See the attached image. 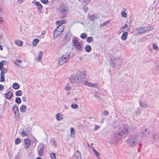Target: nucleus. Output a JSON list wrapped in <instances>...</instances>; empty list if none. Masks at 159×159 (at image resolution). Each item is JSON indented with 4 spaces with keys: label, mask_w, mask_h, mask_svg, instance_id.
<instances>
[{
    "label": "nucleus",
    "mask_w": 159,
    "mask_h": 159,
    "mask_svg": "<svg viewBox=\"0 0 159 159\" xmlns=\"http://www.w3.org/2000/svg\"><path fill=\"white\" fill-rule=\"evenodd\" d=\"M3 61H2L0 62V69H2L3 67V62H2Z\"/></svg>",
    "instance_id": "nucleus-53"
},
{
    "label": "nucleus",
    "mask_w": 159,
    "mask_h": 159,
    "mask_svg": "<svg viewBox=\"0 0 159 159\" xmlns=\"http://www.w3.org/2000/svg\"><path fill=\"white\" fill-rule=\"evenodd\" d=\"M95 97L96 98H99V96L98 94H94Z\"/></svg>",
    "instance_id": "nucleus-60"
},
{
    "label": "nucleus",
    "mask_w": 159,
    "mask_h": 159,
    "mask_svg": "<svg viewBox=\"0 0 159 159\" xmlns=\"http://www.w3.org/2000/svg\"><path fill=\"white\" fill-rule=\"evenodd\" d=\"M126 24H127V25L128 24V25H129V28L130 26V21L127 20L126 21ZM129 29H130V28H129V29H127V30H126V31H128L129 30Z\"/></svg>",
    "instance_id": "nucleus-50"
},
{
    "label": "nucleus",
    "mask_w": 159,
    "mask_h": 159,
    "mask_svg": "<svg viewBox=\"0 0 159 159\" xmlns=\"http://www.w3.org/2000/svg\"><path fill=\"white\" fill-rule=\"evenodd\" d=\"M71 89L70 87L69 86V84H67L66 85V86L65 88V89L66 90H70Z\"/></svg>",
    "instance_id": "nucleus-49"
},
{
    "label": "nucleus",
    "mask_w": 159,
    "mask_h": 159,
    "mask_svg": "<svg viewBox=\"0 0 159 159\" xmlns=\"http://www.w3.org/2000/svg\"><path fill=\"white\" fill-rule=\"evenodd\" d=\"M4 89V86L0 84V90H3Z\"/></svg>",
    "instance_id": "nucleus-59"
},
{
    "label": "nucleus",
    "mask_w": 159,
    "mask_h": 159,
    "mask_svg": "<svg viewBox=\"0 0 159 159\" xmlns=\"http://www.w3.org/2000/svg\"><path fill=\"white\" fill-rule=\"evenodd\" d=\"M62 33H61L60 32L57 31L56 30L54 31L53 32V37L54 38H57V37L62 34Z\"/></svg>",
    "instance_id": "nucleus-17"
},
{
    "label": "nucleus",
    "mask_w": 159,
    "mask_h": 159,
    "mask_svg": "<svg viewBox=\"0 0 159 159\" xmlns=\"http://www.w3.org/2000/svg\"><path fill=\"white\" fill-rule=\"evenodd\" d=\"M70 131L71 133V136L72 137H74V133H75V132L74 131V129L73 128H71L70 129Z\"/></svg>",
    "instance_id": "nucleus-40"
},
{
    "label": "nucleus",
    "mask_w": 159,
    "mask_h": 159,
    "mask_svg": "<svg viewBox=\"0 0 159 159\" xmlns=\"http://www.w3.org/2000/svg\"><path fill=\"white\" fill-rule=\"evenodd\" d=\"M50 157L52 159H55L56 158V155L55 153H52L50 154Z\"/></svg>",
    "instance_id": "nucleus-35"
},
{
    "label": "nucleus",
    "mask_w": 159,
    "mask_h": 159,
    "mask_svg": "<svg viewBox=\"0 0 159 159\" xmlns=\"http://www.w3.org/2000/svg\"><path fill=\"white\" fill-rule=\"evenodd\" d=\"M28 133H26L25 131H23L21 133V134L23 136H25L27 135Z\"/></svg>",
    "instance_id": "nucleus-48"
},
{
    "label": "nucleus",
    "mask_w": 159,
    "mask_h": 159,
    "mask_svg": "<svg viewBox=\"0 0 159 159\" xmlns=\"http://www.w3.org/2000/svg\"><path fill=\"white\" fill-rule=\"evenodd\" d=\"M0 49L1 50H3V48H2V46L1 45H0Z\"/></svg>",
    "instance_id": "nucleus-62"
},
{
    "label": "nucleus",
    "mask_w": 159,
    "mask_h": 159,
    "mask_svg": "<svg viewBox=\"0 0 159 159\" xmlns=\"http://www.w3.org/2000/svg\"><path fill=\"white\" fill-rule=\"evenodd\" d=\"M44 149V146H43L40 149L39 151V155L40 156H42L43 155V152Z\"/></svg>",
    "instance_id": "nucleus-24"
},
{
    "label": "nucleus",
    "mask_w": 159,
    "mask_h": 159,
    "mask_svg": "<svg viewBox=\"0 0 159 159\" xmlns=\"http://www.w3.org/2000/svg\"><path fill=\"white\" fill-rule=\"evenodd\" d=\"M111 62H112V66L113 68H119L120 67V66L121 65V61L120 60H119L116 62L114 61H112Z\"/></svg>",
    "instance_id": "nucleus-6"
},
{
    "label": "nucleus",
    "mask_w": 159,
    "mask_h": 159,
    "mask_svg": "<svg viewBox=\"0 0 159 159\" xmlns=\"http://www.w3.org/2000/svg\"><path fill=\"white\" fill-rule=\"evenodd\" d=\"M93 40V38L92 37H88L86 39L87 42L88 43H91L92 42Z\"/></svg>",
    "instance_id": "nucleus-31"
},
{
    "label": "nucleus",
    "mask_w": 159,
    "mask_h": 159,
    "mask_svg": "<svg viewBox=\"0 0 159 159\" xmlns=\"http://www.w3.org/2000/svg\"><path fill=\"white\" fill-rule=\"evenodd\" d=\"M22 101L24 102H25L26 101V98L25 96H22Z\"/></svg>",
    "instance_id": "nucleus-56"
},
{
    "label": "nucleus",
    "mask_w": 159,
    "mask_h": 159,
    "mask_svg": "<svg viewBox=\"0 0 159 159\" xmlns=\"http://www.w3.org/2000/svg\"><path fill=\"white\" fill-rule=\"evenodd\" d=\"M81 154L78 151H76L74 155L73 159H81Z\"/></svg>",
    "instance_id": "nucleus-10"
},
{
    "label": "nucleus",
    "mask_w": 159,
    "mask_h": 159,
    "mask_svg": "<svg viewBox=\"0 0 159 159\" xmlns=\"http://www.w3.org/2000/svg\"><path fill=\"white\" fill-rule=\"evenodd\" d=\"M132 130L131 126L125 125L120 127L116 133L115 136L120 139L124 134H127L128 132Z\"/></svg>",
    "instance_id": "nucleus-1"
},
{
    "label": "nucleus",
    "mask_w": 159,
    "mask_h": 159,
    "mask_svg": "<svg viewBox=\"0 0 159 159\" xmlns=\"http://www.w3.org/2000/svg\"><path fill=\"white\" fill-rule=\"evenodd\" d=\"M82 75V77H83V79H84V77H85V74H83Z\"/></svg>",
    "instance_id": "nucleus-63"
},
{
    "label": "nucleus",
    "mask_w": 159,
    "mask_h": 159,
    "mask_svg": "<svg viewBox=\"0 0 159 159\" xmlns=\"http://www.w3.org/2000/svg\"><path fill=\"white\" fill-rule=\"evenodd\" d=\"M84 49L86 52H89L92 50V48L90 46L87 45L85 47Z\"/></svg>",
    "instance_id": "nucleus-23"
},
{
    "label": "nucleus",
    "mask_w": 159,
    "mask_h": 159,
    "mask_svg": "<svg viewBox=\"0 0 159 159\" xmlns=\"http://www.w3.org/2000/svg\"><path fill=\"white\" fill-rule=\"evenodd\" d=\"M24 0H18L17 2L19 4H20L23 2Z\"/></svg>",
    "instance_id": "nucleus-57"
},
{
    "label": "nucleus",
    "mask_w": 159,
    "mask_h": 159,
    "mask_svg": "<svg viewBox=\"0 0 159 159\" xmlns=\"http://www.w3.org/2000/svg\"><path fill=\"white\" fill-rule=\"evenodd\" d=\"M5 81L4 74L1 73L0 81L1 82H3Z\"/></svg>",
    "instance_id": "nucleus-30"
},
{
    "label": "nucleus",
    "mask_w": 159,
    "mask_h": 159,
    "mask_svg": "<svg viewBox=\"0 0 159 159\" xmlns=\"http://www.w3.org/2000/svg\"><path fill=\"white\" fill-rule=\"evenodd\" d=\"M16 96H20L22 95V92L20 90H18L16 92Z\"/></svg>",
    "instance_id": "nucleus-37"
},
{
    "label": "nucleus",
    "mask_w": 159,
    "mask_h": 159,
    "mask_svg": "<svg viewBox=\"0 0 159 159\" xmlns=\"http://www.w3.org/2000/svg\"><path fill=\"white\" fill-rule=\"evenodd\" d=\"M59 11L62 15L60 16V18L61 19L65 17V16L67 13L68 11V8L66 6L63 5L59 7Z\"/></svg>",
    "instance_id": "nucleus-5"
},
{
    "label": "nucleus",
    "mask_w": 159,
    "mask_h": 159,
    "mask_svg": "<svg viewBox=\"0 0 159 159\" xmlns=\"http://www.w3.org/2000/svg\"><path fill=\"white\" fill-rule=\"evenodd\" d=\"M35 4L38 7V11L40 13H43V12L41 11L43 7L41 3L38 2H35Z\"/></svg>",
    "instance_id": "nucleus-8"
},
{
    "label": "nucleus",
    "mask_w": 159,
    "mask_h": 159,
    "mask_svg": "<svg viewBox=\"0 0 159 159\" xmlns=\"http://www.w3.org/2000/svg\"><path fill=\"white\" fill-rule=\"evenodd\" d=\"M3 18L0 17V23H2L3 22Z\"/></svg>",
    "instance_id": "nucleus-61"
},
{
    "label": "nucleus",
    "mask_w": 159,
    "mask_h": 159,
    "mask_svg": "<svg viewBox=\"0 0 159 159\" xmlns=\"http://www.w3.org/2000/svg\"><path fill=\"white\" fill-rule=\"evenodd\" d=\"M140 105L141 106L143 107L146 108L147 107V104H144L143 102H140Z\"/></svg>",
    "instance_id": "nucleus-42"
},
{
    "label": "nucleus",
    "mask_w": 159,
    "mask_h": 159,
    "mask_svg": "<svg viewBox=\"0 0 159 159\" xmlns=\"http://www.w3.org/2000/svg\"><path fill=\"white\" fill-rule=\"evenodd\" d=\"M99 128V126L97 125H95L94 127V129L95 130H96L97 129H98Z\"/></svg>",
    "instance_id": "nucleus-58"
},
{
    "label": "nucleus",
    "mask_w": 159,
    "mask_h": 159,
    "mask_svg": "<svg viewBox=\"0 0 159 159\" xmlns=\"http://www.w3.org/2000/svg\"><path fill=\"white\" fill-rule=\"evenodd\" d=\"M80 74L73 75H71L69 79L70 81L72 83H77L82 82V78H80Z\"/></svg>",
    "instance_id": "nucleus-4"
},
{
    "label": "nucleus",
    "mask_w": 159,
    "mask_h": 159,
    "mask_svg": "<svg viewBox=\"0 0 159 159\" xmlns=\"http://www.w3.org/2000/svg\"><path fill=\"white\" fill-rule=\"evenodd\" d=\"M66 20H58L56 22V23L57 25L60 26H62V24L65 23L66 22Z\"/></svg>",
    "instance_id": "nucleus-13"
},
{
    "label": "nucleus",
    "mask_w": 159,
    "mask_h": 159,
    "mask_svg": "<svg viewBox=\"0 0 159 159\" xmlns=\"http://www.w3.org/2000/svg\"><path fill=\"white\" fill-rule=\"evenodd\" d=\"M72 35L71 32L68 31L65 36L66 39V40L69 41L70 40Z\"/></svg>",
    "instance_id": "nucleus-16"
},
{
    "label": "nucleus",
    "mask_w": 159,
    "mask_h": 159,
    "mask_svg": "<svg viewBox=\"0 0 159 159\" xmlns=\"http://www.w3.org/2000/svg\"><path fill=\"white\" fill-rule=\"evenodd\" d=\"M13 110L14 112V114L15 116H18L19 114V109L18 107L16 106H14L13 107Z\"/></svg>",
    "instance_id": "nucleus-12"
},
{
    "label": "nucleus",
    "mask_w": 159,
    "mask_h": 159,
    "mask_svg": "<svg viewBox=\"0 0 159 159\" xmlns=\"http://www.w3.org/2000/svg\"><path fill=\"white\" fill-rule=\"evenodd\" d=\"M121 16L123 17H126L127 16V13L124 12V11H122L121 13Z\"/></svg>",
    "instance_id": "nucleus-43"
},
{
    "label": "nucleus",
    "mask_w": 159,
    "mask_h": 159,
    "mask_svg": "<svg viewBox=\"0 0 159 159\" xmlns=\"http://www.w3.org/2000/svg\"><path fill=\"white\" fill-rule=\"evenodd\" d=\"M1 73L2 74H4L6 73V72L7 71V69L6 68H4L3 69L2 68V69H1Z\"/></svg>",
    "instance_id": "nucleus-38"
},
{
    "label": "nucleus",
    "mask_w": 159,
    "mask_h": 159,
    "mask_svg": "<svg viewBox=\"0 0 159 159\" xmlns=\"http://www.w3.org/2000/svg\"><path fill=\"white\" fill-rule=\"evenodd\" d=\"M64 29V26H60L57 27L55 30V31L60 32L62 33Z\"/></svg>",
    "instance_id": "nucleus-15"
},
{
    "label": "nucleus",
    "mask_w": 159,
    "mask_h": 159,
    "mask_svg": "<svg viewBox=\"0 0 159 159\" xmlns=\"http://www.w3.org/2000/svg\"><path fill=\"white\" fill-rule=\"evenodd\" d=\"M87 37V34L85 33H83L81 34L80 37L82 39H85Z\"/></svg>",
    "instance_id": "nucleus-34"
},
{
    "label": "nucleus",
    "mask_w": 159,
    "mask_h": 159,
    "mask_svg": "<svg viewBox=\"0 0 159 159\" xmlns=\"http://www.w3.org/2000/svg\"><path fill=\"white\" fill-rule=\"evenodd\" d=\"M71 107L73 109H76L78 108V106L76 104H73L71 105Z\"/></svg>",
    "instance_id": "nucleus-41"
},
{
    "label": "nucleus",
    "mask_w": 159,
    "mask_h": 159,
    "mask_svg": "<svg viewBox=\"0 0 159 159\" xmlns=\"http://www.w3.org/2000/svg\"><path fill=\"white\" fill-rule=\"evenodd\" d=\"M39 42V40L38 39H34L33 41V45L34 46H36L37 44Z\"/></svg>",
    "instance_id": "nucleus-27"
},
{
    "label": "nucleus",
    "mask_w": 159,
    "mask_h": 159,
    "mask_svg": "<svg viewBox=\"0 0 159 159\" xmlns=\"http://www.w3.org/2000/svg\"><path fill=\"white\" fill-rule=\"evenodd\" d=\"M12 86L13 89H19L20 87L19 84L16 83H15L13 84Z\"/></svg>",
    "instance_id": "nucleus-29"
},
{
    "label": "nucleus",
    "mask_w": 159,
    "mask_h": 159,
    "mask_svg": "<svg viewBox=\"0 0 159 159\" xmlns=\"http://www.w3.org/2000/svg\"><path fill=\"white\" fill-rule=\"evenodd\" d=\"M21 99L19 97H17L15 99V102L16 103L20 104L21 102Z\"/></svg>",
    "instance_id": "nucleus-36"
},
{
    "label": "nucleus",
    "mask_w": 159,
    "mask_h": 159,
    "mask_svg": "<svg viewBox=\"0 0 159 159\" xmlns=\"http://www.w3.org/2000/svg\"><path fill=\"white\" fill-rule=\"evenodd\" d=\"M88 11V8L86 7H84L83 11L85 12H86Z\"/></svg>",
    "instance_id": "nucleus-55"
},
{
    "label": "nucleus",
    "mask_w": 159,
    "mask_h": 159,
    "mask_svg": "<svg viewBox=\"0 0 159 159\" xmlns=\"http://www.w3.org/2000/svg\"><path fill=\"white\" fill-rule=\"evenodd\" d=\"M98 18L95 15H93L89 18V19L91 20H94L97 19Z\"/></svg>",
    "instance_id": "nucleus-33"
},
{
    "label": "nucleus",
    "mask_w": 159,
    "mask_h": 159,
    "mask_svg": "<svg viewBox=\"0 0 159 159\" xmlns=\"http://www.w3.org/2000/svg\"><path fill=\"white\" fill-rule=\"evenodd\" d=\"M139 136L138 135L133 136L127 140V143L130 146H134L138 143L139 140Z\"/></svg>",
    "instance_id": "nucleus-3"
},
{
    "label": "nucleus",
    "mask_w": 159,
    "mask_h": 159,
    "mask_svg": "<svg viewBox=\"0 0 159 159\" xmlns=\"http://www.w3.org/2000/svg\"><path fill=\"white\" fill-rule=\"evenodd\" d=\"M73 43L77 50L80 51L81 50V44L77 39H75L74 40Z\"/></svg>",
    "instance_id": "nucleus-7"
},
{
    "label": "nucleus",
    "mask_w": 159,
    "mask_h": 159,
    "mask_svg": "<svg viewBox=\"0 0 159 159\" xmlns=\"http://www.w3.org/2000/svg\"><path fill=\"white\" fill-rule=\"evenodd\" d=\"M25 147L26 149L28 148L31 143V141L29 139H25L24 141Z\"/></svg>",
    "instance_id": "nucleus-9"
},
{
    "label": "nucleus",
    "mask_w": 159,
    "mask_h": 159,
    "mask_svg": "<svg viewBox=\"0 0 159 159\" xmlns=\"http://www.w3.org/2000/svg\"><path fill=\"white\" fill-rule=\"evenodd\" d=\"M127 32H124L121 36V39L123 40H125L127 39Z\"/></svg>",
    "instance_id": "nucleus-22"
},
{
    "label": "nucleus",
    "mask_w": 159,
    "mask_h": 159,
    "mask_svg": "<svg viewBox=\"0 0 159 159\" xmlns=\"http://www.w3.org/2000/svg\"><path fill=\"white\" fill-rule=\"evenodd\" d=\"M20 139L19 138H16L15 140V143L18 144L20 143Z\"/></svg>",
    "instance_id": "nucleus-45"
},
{
    "label": "nucleus",
    "mask_w": 159,
    "mask_h": 159,
    "mask_svg": "<svg viewBox=\"0 0 159 159\" xmlns=\"http://www.w3.org/2000/svg\"><path fill=\"white\" fill-rule=\"evenodd\" d=\"M15 43L18 46H21L23 44L22 42L20 40H16L15 41Z\"/></svg>",
    "instance_id": "nucleus-32"
},
{
    "label": "nucleus",
    "mask_w": 159,
    "mask_h": 159,
    "mask_svg": "<svg viewBox=\"0 0 159 159\" xmlns=\"http://www.w3.org/2000/svg\"><path fill=\"white\" fill-rule=\"evenodd\" d=\"M36 159H42L40 157H38Z\"/></svg>",
    "instance_id": "nucleus-64"
},
{
    "label": "nucleus",
    "mask_w": 159,
    "mask_h": 159,
    "mask_svg": "<svg viewBox=\"0 0 159 159\" xmlns=\"http://www.w3.org/2000/svg\"><path fill=\"white\" fill-rule=\"evenodd\" d=\"M109 112H108L107 111H105L103 113V115L106 116H107Z\"/></svg>",
    "instance_id": "nucleus-54"
},
{
    "label": "nucleus",
    "mask_w": 159,
    "mask_h": 159,
    "mask_svg": "<svg viewBox=\"0 0 159 159\" xmlns=\"http://www.w3.org/2000/svg\"><path fill=\"white\" fill-rule=\"evenodd\" d=\"M26 106L25 105L21 106L20 108V111L22 112H24L26 111Z\"/></svg>",
    "instance_id": "nucleus-21"
},
{
    "label": "nucleus",
    "mask_w": 159,
    "mask_h": 159,
    "mask_svg": "<svg viewBox=\"0 0 159 159\" xmlns=\"http://www.w3.org/2000/svg\"><path fill=\"white\" fill-rule=\"evenodd\" d=\"M152 35H151V34H148V35H147V36H146L145 37V38L146 39H149V38H152Z\"/></svg>",
    "instance_id": "nucleus-52"
},
{
    "label": "nucleus",
    "mask_w": 159,
    "mask_h": 159,
    "mask_svg": "<svg viewBox=\"0 0 159 159\" xmlns=\"http://www.w3.org/2000/svg\"><path fill=\"white\" fill-rule=\"evenodd\" d=\"M145 27H140L137 29L139 33H143L145 32Z\"/></svg>",
    "instance_id": "nucleus-26"
},
{
    "label": "nucleus",
    "mask_w": 159,
    "mask_h": 159,
    "mask_svg": "<svg viewBox=\"0 0 159 159\" xmlns=\"http://www.w3.org/2000/svg\"><path fill=\"white\" fill-rule=\"evenodd\" d=\"M92 148L93 149V151L94 154L97 156L98 158L99 159L100 158V157L99 156V155H100L99 153L98 152L96 151L93 147H92Z\"/></svg>",
    "instance_id": "nucleus-20"
},
{
    "label": "nucleus",
    "mask_w": 159,
    "mask_h": 159,
    "mask_svg": "<svg viewBox=\"0 0 159 159\" xmlns=\"http://www.w3.org/2000/svg\"><path fill=\"white\" fill-rule=\"evenodd\" d=\"M12 96V93L11 92L9 91L7 93L5 94V97L7 99H11Z\"/></svg>",
    "instance_id": "nucleus-14"
},
{
    "label": "nucleus",
    "mask_w": 159,
    "mask_h": 159,
    "mask_svg": "<svg viewBox=\"0 0 159 159\" xmlns=\"http://www.w3.org/2000/svg\"><path fill=\"white\" fill-rule=\"evenodd\" d=\"M84 84L85 85H87L90 87H93L94 86V85L92 84L89 82H88L86 81L84 82Z\"/></svg>",
    "instance_id": "nucleus-25"
},
{
    "label": "nucleus",
    "mask_w": 159,
    "mask_h": 159,
    "mask_svg": "<svg viewBox=\"0 0 159 159\" xmlns=\"http://www.w3.org/2000/svg\"><path fill=\"white\" fill-rule=\"evenodd\" d=\"M109 22V21H105L103 23L101 24V27H103L104 26H105Z\"/></svg>",
    "instance_id": "nucleus-46"
},
{
    "label": "nucleus",
    "mask_w": 159,
    "mask_h": 159,
    "mask_svg": "<svg viewBox=\"0 0 159 159\" xmlns=\"http://www.w3.org/2000/svg\"><path fill=\"white\" fill-rule=\"evenodd\" d=\"M153 46V48L154 50H158V47L156 45V44L155 43H153L152 44Z\"/></svg>",
    "instance_id": "nucleus-39"
},
{
    "label": "nucleus",
    "mask_w": 159,
    "mask_h": 159,
    "mask_svg": "<svg viewBox=\"0 0 159 159\" xmlns=\"http://www.w3.org/2000/svg\"><path fill=\"white\" fill-rule=\"evenodd\" d=\"M144 29L145 32L147 31H149L150 30H152L151 27H145Z\"/></svg>",
    "instance_id": "nucleus-44"
},
{
    "label": "nucleus",
    "mask_w": 159,
    "mask_h": 159,
    "mask_svg": "<svg viewBox=\"0 0 159 159\" xmlns=\"http://www.w3.org/2000/svg\"><path fill=\"white\" fill-rule=\"evenodd\" d=\"M43 55V53L42 51H40L39 52V55L38 57H36L35 58V60L39 62L42 59V57Z\"/></svg>",
    "instance_id": "nucleus-11"
},
{
    "label": "nucleus",
    "mask_w": 159,
    "mask_h": 159,
    "mask_svg": "<svg viewBox=\"0 0 159 159\" xmlns=\"http://www.w3.org/2000/svg\"><path fill=\"white\" fill-rule=\"evenodd\" d=\"M128 26V25L127 24H125L124 26L121 29H120V30L121 31L124 32V30H123L125 28H126Z\"/></svg>",
    "instance_id": "nucleus-47"
},
{
    "label": "nucleus",
    "mask_w": 159,
    "mask_h": 159,
    "mask_svg": "<svg viewBox=\"0 0 159 159\" xmlns=\"http://www.w3.org/2000/svg\"><path fill=\"white\" fill-rule=\"evenodd\" d=\"M41 1L42 3L44 4H47L48 2V0H41Z\"/></svg>",
    "instance_id": "nucleus-51"
},
{
    "label": "nucleus",
    "mask_w": 159,
    "mask_h": 159,
    "mask_svg": "<svg viewBox=\"0 0 159 159\" xmlns=\"http://www.w3.org/2000/svg\"><path fill=\"white\" fill-rule=\"evenodd\" d=\"M70 54V53H64L59 59L58 64L61 66L64 64L69 58Z\"/></svg>",
    "instance_id": "nucleus-2"
},
{
    "label": "nucleus",
    "mask_w": 159,
    "mask_h": 159,
    "mask_svg": "<svg viewBox=\"0 0 159 159\" xmlns=\"http://www.w3.org/2000/svg\"><path fill=\"white\" fill-rule=\"evenodd\" d=\"M13 62L18 66L20 67L22 61L16 59L15 61H13Z\"/></svg>",
    "instance_id": "nucleus-18"
},
{
    "label": "nucleus",
    "mask_w": 159,
    "mask_h": 159,
    "mask_svg": "<svg viewBox=\"0 0 159 159\" xmlns=\"http://www.w3.org/2000/svg\"><path fill=\"white\" fill-rule=\"evenodd\" d=\"M56 118L58 120H61L63 119V115L59 113L57 114L56 116Z\"/></svg>",
    "instance_id": "nucleus-19"
},
{
    "label": "nucleus",
    "mask_w": 159,
    "mask_h": 159,
    "mask_svg": "<svg viewBox=\"0 0 159 159\" xmlns=\"http://www.w3.org/2000/svg\"><path fill=\"white\" fill-rule=\"evenodd\" d=\"M147 130H148V129H145L144 130H143L142 132V134H143V137H149V134L148 133L147 134H146V135H143L144 134H145L147 132Z\"/></svg>",
    "instance_id": "nucleus-28"
}]
</instances>
